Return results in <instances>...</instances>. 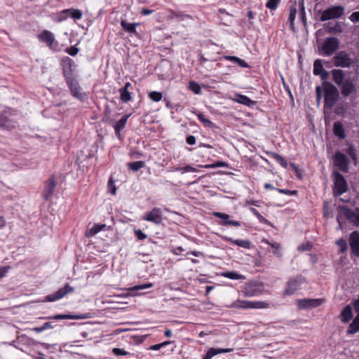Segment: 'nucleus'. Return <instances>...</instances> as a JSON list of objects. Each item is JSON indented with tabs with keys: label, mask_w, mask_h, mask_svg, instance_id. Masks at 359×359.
I'll list each match as a JSON object with an SVG mask.
<instances>
[{
	"label": "nucleus",
	"mask_w": 359,
	"mask_h": 359,
	"mask_svg": "<svg viewBox=\"0 0 359 359\" xmlns=\"http://www.w3.org/2000/svg\"><path fill=\"white\" fill-rule=\"evenodd\" d=\"M324 91V114L326 116L330 114L332 107L335 105L339 97V90L333 84L329 82L323 83Z\"/></svg>",
	"instance_id": "obj_2"
},
{
	"label": "nucleus",
	"mask_w": 359,
	"mask_h": 359,
	"mask_svg": "<svg viewBox=\"0 0 359 359\" xmlns=\"http://www.w3.org/2000/svg\"><path fill=\"white\" fill-rule=\"evenodd\" d=\"M241 304L238 306L245 309H264L269 307V304L264 302H249L243 301L240 302Z\"/></svg>",
	"instance_id": "obj_22"
},
{
	"label": "nucleus",
	"mask_w": 359,
	"mask_h": 359,
	"mask_svg": "<svg viewBox=\"0 0 359 359\" xmlns=\"http://www.w3.org/2000/svg\"><path fill=\"white\" fill-rule=\"evenodd\" d=\"M145 166V163L142 161H134L128 164V168L134 172L138 171L140 169Z\"/></svg>",
	"instance_id": "obj_34"
},
{
	"label": "nucleus",
	"mask_w": 359,
	"mask_h": 359,
	"mask_svg": "<svg viewBox=\"0 0 359 359\" xmlns=\"http://www.w3.org/2000/svg\"><path fill=\"white\" fill-rule=\"evenodd\" d=\"M221 276L224 278H228L231 280H245V277L238 273L236 271H225L221 273Z\"/></svg>",
	"instance_id": "obj_31"
},
{
	"label": "nucleus",
	"mask_w": 359,
	"mask_h": 359,
	"mask_svg": "<svg viewBox=\"0 0 359 359\" xmlns=\"http://www.w3.org/2000/svg\"><path fill=\"white\" fill-rule=\"evenodd\" d=\"M344 12V8L341 6H334L325 10L321 15L320 20L326 21L340 18Z\"/></svg>",
	"instance_id": "obj_7"
},
{
	"label": "nucleus",
	"mask_w": 359,
	"mask_h": 359,
	"mask_svg": "<svg viewBox=\"0 0 359 359\" xmlns=\"http://www.w3.org/2000/svg\"><path fill=\"white\" fill-rule=\"evenodd\" d=\"M304 282V278L301 276L290 278L286 284L283 294L287 296L294 294L301 289V286Z\"/></svg>",
	"instance_id": "obj_6"
},
{
	"label": "nucleus",
	"mask_w": 359,
	"mask_h": 359,
	"mask_svg": "<svg viewBox=\"0 0 359 359\" xmlns=\"http://www.w3.org/2000/svg\"><path fill=\"white\" fill-rule=\"evenodd\" d=\"M107 228V225L103 224H95L90 229H88L86 232V237H93L100 231L104 230Z\"/></svg>",
	"instance_id": "obj_25"
},
{
	"label": "nucleus",
	"mask_w": 359,
	"mask_h": 359,
	"mask_svg": "<svg viewBox=\"0 0 359 359\" xmlns=\"http://www.w3.org/2000/svg\"><path fill=\"white\" fill-rule=\"evenodd\" d=\"M334 164L341 171L347 172L348 170L349 159L344 154L337 151L334 156Z\"/></svg>",
	"instance_id": "obj_11"
},
{
	"label": "nucleus",
	"mask_w": 359,
	"mask_h": 359,
	"mask_svg": "<svg viewBox=\"0 0 359 359\" xmlns=\"http://www.w3.org/2000/svg\"><path fill=\"white\" fill-rule=\"evenodd\" d=\"M344 215L346 219L357 226H359V212H355L353 210L342 206Z\"/></svg>",
	"instance_id": "obj_19"
},
{
	"label": "nucleus",
	"mask_w": 359,
	"mask_h": 359,
	"mask_svg": "<svg viewBox=\"0 0 359 359\" xmlns=\"http://www.w3.org/2000/svg\"><path fill=\"white\" fill-rule=\"evenodd\" d=\"M213 351H211L210 348L206 353V354L204 355L203 359H211L213 356L215 355V353H214Z\"/></svg>",
	"instance_id": "obj_59"
},
{
	"label": "nucleus",
	"mask_w": 359,
	"mask_h": 359,
	"mask_svg": "<svg viewBox=\"0 0 359 359\" xmlns=\"http://www.w3.org/2000/svg\"><path fill=\"white\" fill-rule=\"evenodd\" d=\"M113 353L116 356L126 355L129 353L119 348H114L112 350Z\"/></svg>",
	"instance_id": "obj_49"
},
{
	"label": "nucleus",
	"mask_w": 359,
	"mask_h": 359,
	"mask_svg": "<svg viewBox=\"0 0 359 359\" xmlns=\"http://www.w3.org/2000/svg\"><path fill=\"white\" fill-rule=\"evenodd\" d=\"M264 289L263 283L259 281L252 280L245 283L241 292L245 297H251L261 294Z\"/></svg>",
	"instance_id": "obj_3"
},
{
	"label": "nucleus",
	"mask_w": 359,
	"mask_h": 359,
	"mask_svg": "<svg viewBox=\"0 0 359 359\" xmlns=\"http://www.w3.org/2000/svg\"><path fill=\"white\" fill-rule=\"evenodd\" d=\"M196 116L198 120L204 125V126L211 128L215 126V124L210 120L206 118L203 114L197 113Z\"/></svg>",
	"instance_id": "obj_36"
},
{
	"label": "nucleus",
	"mask_w": 359,
	"mask_h": 359,
	"mask_svg": "<svg viewBox=\"0 0 359 359\" xmlns=\"http://www.w3.org/2000/svg\"><path fill=\"white\" fill-rule=\"evenodd\" d=\"M276 190L280 194L290 195V196H294L297 194V191H296V190L291 191V190L283 189H277Z\"/></svg>",
	"instance_id": "obj_52"
},
{
	"label": "nucleus",
	"mask_w": 359,
	"mask_h": 359,
	"mask_svg": "<svg viewBox=\"0 0 359 359\" xmlns=\"http://www.w3.org/2000/svg\"><path fill=\"white\" fill-rule=\"evenodd\" d=\"M69 14L74 20H80L83 15L82 11L79 9H65L61 12L60 20H65Z\"/></svg>",
	"instance_id": "obj_20"
},
{
	"label": "nucleus",
	"mask_w": 359,
	"mask_h": 359,
	"mask_svg": "<svg viewBox=\"0 0 359 359\" xmlns=\"http://www.w3.org/2000/svg\"><path fill=\"white\" fill-rule=\"evenodd\" d=\"M132 85L128 82L125 84L124 87L120 90L121 91V100L123 102H128L131 100L130 93L129 92V88H131Z\"/></svg>",
	"instance_id": "obj_27"
},
{
	"label": "nucleus",
	"mask_w": 359,
	"mask_h": 359,
	"mask_svg": "<svg viewBox=\"0 0 359 359\" xmlns=\"http://www.w3.org/2000/svg\"><path fill=\"white\" fill-rule=\"evenodd\" d=\"M326 28L331 33H337L341 30L339 25L337 22H328L326 24Z\"/></svg>",
	"instance_id": "obj_38"
},
{
	"label": "nucleus",
	"mask_w": 359,
	"mask_h": 359,
	"mask_svg": "<svg viewBox=\"0 0 359 359\" xmlns=\"http://www.w3.org/2000/svg\"><path fill=\"white\" fill-rule=\"evenodd\" d=\"M263 242L270 245L271 248L273 249V253L278 257H281L282 253H281V249L280 247V245L278 243H270L269 241L267 240H263Z\"/></svg>",
	"instance_id": "obj_35"
},
{
	"label": "nucleus",
	"mask_w": 359,
	"mask_h": 359,
	"mask_svg": "<svg viewBox=\"0 0 359 359\" xmlns=\"http://www.w3.org/2000/svg\"><path fill=\"white\" fill-rule=\"evenodd\" d=\"M324 302L323 299H304L298 301V306L300 309H312L321 305Z\"/></svg>",
	"instance_id": "obj_16"
},
{
	"label": "nucleus",
	"mask_w": 359,
	"mask_h": 359,
	"mask_svg": "<svg viewBox=\"0 0 359 359\" xmlns=\"http://www.w3.org/2000/svg\"><path fill=\"white\" fill-rule=\"evenodd\" d=\"M172 252L175 255H180L182 252L184 251V249L181 247V246H178V247H176L173 249H172Z\"/></svg>",
	"instance_id": "obj_57"
},
{
	"label": "nucleus",
	"mask_w": 359,
	"mask_h": 359,
	"mask_svg": "<svg viewBox=\"0 0 359 359\" xmlns=\"http://www.w3.org/2000/svg\"><path fill=\"white\" fill-rule=\"evenodd\" d=\"M279 2L280 0H269L266 4V6L271 10H276Z\"/></svg>",
	"instance_id": "obj_47"
},
{
	"label": "nucleus",
	"mask_w": 359,
	"mask_h": 359,
	"mask_svg": "<svg viewBox=\"0 0 359 359\" xmlns=\"http://www.w3.org/2000/svg\"><path fill=\"white\" fill-rule=\"evenodd\" d=\"M62 67L66 82L77 78V75L76 74V65L71 58L69 57H65L62 58Z\"/></svg>",
	"instance_id": "obj_4"
},
{
	"label": "nucleus",
	"mask_w": 359,
	"mask_h": 359,
	"mask_svg": "<svg viewBox=\"0 0 359 359\" xmlns=\"http://www.w3.org/2000/svg\"><path fill=\"white\" fill-rule=\"evenodd\" d=\"M186 142L189 145H194L196 143V137L194 135L187 137Z\"/></svg>",
	"instance_id": "obj_58"
},
{
	"label": "nucleus",
	"mask_w": 359,
	"mask_h": 359,
	"mask_svg": "<svg viewBox=\"0 0 359 359\" xmlns=\"http://www.w3.org/2000/svg\"><path fill=\"white\" fill-rule=\"evenodd\" d=\"M90 317L88 313L72 315V314H57L49 318L54 320H64V319H86Z\"/></svg>",
	"instance_id": "obj_23"
},
{
	"label": "nucleus",
	"mask_w": 359,
	"mask_h": 359,
	"mask_svg": "<svg viewBox=\"0 0 359 359\" xmlns=\"http://www.w3.org/2000/svg\"><path fill=\"white\" fill-rule=\"evenodd\" d=\"M142 218L144 220L159 224L162 222V210L159 208H154L150 212L145 213Z\"/></svg>",
	"instance_id": "obj_14"
},
{
	"label": "nucleus",
	"mask_w": 359,
	"mask_h": 359,
	"mask_svg": "<svg viewBox=\"0 0 359 359\" xmlns=\"http://www.w3.org/2000/svg\"><path fill=\"white\" fill-rule=\"evenodd\" d=\"M55 186H56L55 180L54 179V177L52 176L45 183L44 190L42 194L43 197L45 200L48 201L51 198V197L53 195Z\"/></svg>",
	"instance_id": "obj_17"
},
{
	"label": "nucleus",
	"mask_w": 359,
	"mask_h": 359,
	"mask_svg": "<svg viewBox=\"0 0 359 359\" xmlns=\"http://www.w3.org/2000/svg\"><path fill=\"white\" fill-rule=\"evenodd\" d=\"M222 238L226 242L231 243L245 249H250L251 248V242L249 240L233 239L228 236H222Z\"/></svg>",
	"instance_id": "obj_21"
},
{
	"label": "nucleus",
	"mask_w": 359,
	"mask_h": 359,
	"mask_svg": "<svg viewBox=\"0 0 359 359\" xmlns=\"http://www.w3.org/2000/svg\"><path fill=\"white\" fill-rule=\"evenodd\" d=\"M10 126L8 119L4 114H0V128H8Z\"/></svg>",
	"instance_id": "obj_46"
},
{
	"label": "nucleus",
	"mask_w": 359,
	"mask_h": 359,
	"mask_svg": "<svg viewBox=\"0 0 359 359\" xmlns=\"http://www.w3.org/2000/svg\"><path fill=\"white\" fill-rule=\"evenodd\" d=\"M212 215L222 219L220 222V224L223 226H240L241 222L239 221L233 220L231 219V216L228 214L220 212H214Z\"/></svg>",
	"instance_id": "obj_15"
},
{
	"label": "nucleus",
	"mask_w": 359,
	"mask_h": 359,
	"mask_svg": "<svg viewBox=\"0 0 359 359\" xmlns=\"http://www.w3.org/2000/svg\"><path fill=\"white\" fill-rule=\"evenodd\" d=\"M319 75L320 76L322 80L325 81L329 77V72L325 69H323Z\"/></svg>",
	"instance_id": "obj_61"
},
{
	"label": "nucleus",
	"mask_w": 359,
	"mask_h": 359,
	"mask_svg": "<svg viewBox=\"0 0 359 359\" xmlns=\"http://www.w3.org/2000/svg\"><path fill=\"white\" fill-rule=\"evenodd\" d=\"M196 170V168H193L191 165H186L184 167H182V172H195Z\"/></svg>",
	"instance_id": "obj_62"
},
{
	"label": "nucleus",
	"mask_w": 359,
	"mask_h": 359,
	"mask_svg": "<svg viewBox=\"0 0 359 359\" xmlns=\"http://www.w3.org/2000/svg\"><path fill=\"white\" fill-rule=\"evenodd\" d=\"M333 133L336 137L340 140L346 138V133L343 125L340 121H336L333 126Z\"/></svg>",
	"instance_id": "obj_24"
},
{
	"label": "nucleus",
	"mask_w": 359,
	"mask_h": 359,
	"mask_svg": "<svg viewBox=\"0 0 359 359\" xmlns=\"http://www.w3.org/2000/svg\"><path fill=\"white\" fill-rule=\"evenodd\" d=\"M316 101H317L318 104H320L321 99H322L323 93H324L323 88H322L320 86H316Z\"/></svg>",
	"instance_id": "obj_48"
},
{
	"label": "nucleus",
	"mask_w": 359,
	"mask_h": 359,
	"mask_svg": "<svg viewBox=\"0 0 359 359\" xmlns=\"http://www.w3.org/2000/svg\"><path fill=\"white\" fill-rule=\"evenodd\" d=\"M336 244L339 247L340 252L343 253L347 250V248H348L347 243H346V241L345 239H344L343 238L337 240L336 241Z\"/></svg>",
	"instance_id": "obj_40"
},
{
	"label": "nucleus",
	"mask_w": 359,
	"mask_h": 359,
	"mask_svg": "<svg viewBox=\"0 0 359 359\" xmlns=\"http://www.w3.org/2000/svg\"><path fill=\"white\" fill-rule=\"evenodd\" d=\"M346 153L348 154V155L352 158V160L356 163L357 162V154H356V151L354 148V147L353 145H349L347 150H346Z\"/></svg>",
	"instance_id": "obj_41"
},
{
	"label": "nucleus",
	"mask_w": 359,
	"mask_h": 359,
	"mask_svg": "<svg viewBox=\"0 0 359 359\" xmlns=\"http://www.w3.org/2000/svg\"><path fill=\"white\" fill-rule=\"evenodd\" d=\"M334 66L341 67H349L353 64V60L348 54L344 51L338 52L333 58Z\"/></svg>",
	"instance_id": "obj_10"
},
{
	"label": "nucleus",
	"mask_w": 359,
	"mask_h": 359,
	"mask_svg": "<svg viewBox=\"0 0 359 359\" xmlns=\"http://www.w3.org/2000/svg\"><path fill=\"white\" fill-rule=\"evenodd\" d=\"M69 87L72 96L74 97L83 100L86 98V93L82 91V89L76 79L66 82Z\"/></svg>",
	"instance_id": "obj_12"
},
{
	"label": "nucleus",
	"mask_w": 359,
	"mask_h": 359,
	"mask_svg": "<svg viewBox=\"0 0 359 359\" xmlns=\"http://www.w3.org/2000/svg\"><path fill=\"white\" fill-rule=\"evenodd\" d=\"M267 154L272 158L275 159L283 168H287V162L282 156L275 152H267Z\"/></svg>",
	"instance_id": "obj_33"
},
{
	"label": "nucleus",
	"mask_w": 359,
	"mask_h": 359,
	"mask_svg": "<svg viewBox=\"0 0 359 359\" xmlns=\"http://www.w3.org/2000/svg\"><path fill=\"white\" fill-rule=\"evenodd\" d=\"M359 331V316H355L352 321V323L349 325L348 328L347 330V333L348 334H353Z\"/></svg>",
	"instance_id": "obj_32"
},
{
	"label": "nucleus",
	"mask_w": 359,
	"mask_h": 359,
	"mask_svg": "<svg viewBox=\"0 0 359 359\" xmlns=\"http://www.w3.org/2000/svg\"><path fill=\"white\" fill-rule=\"evenodd\" d=\"M235 101L248 107H251L255 104V101L250 100L248 97L241 94L236 95Z\"/></svg>",
	"instance_id": "obj_29"
},
{
	"label": "nucleus",
	"mask_w": 359,
	"mask_h": 359,
	"mask_svg": "<svg viewBox=\"0 0 359 359\" xmlns=\"http://www.w3.org/2000/svg\"><path fill=\"white\" fill-rule=\"evenodd\" d=\"M251 212L257 217L260 222L268 224L269 222L266 219H265L259 212L254 208H250Z\"/></svg>",
	"instance_id": "obj_44"
},
{
	"label": "nucleus",
	"mask_w": 359,
	"mask_h": 359,
	"mask_svg": "<svg viewBox=\"0 0 359 359\" xmlns=\"http://www.w3.org/2000/svg\"><path fill=\"white\" fill-rule=\"evenodd\" d=\"M108 188H109V191L110 194H111L113 195H114L116 194V186L114 185V182L111 178H110L108 182Z\"/></svg>",
	"instance_id": "obj_51"
},
{
	"label": "nucleus",
	"mask_w": 359,
	"mask_h": 359,
	"mask_svg": "<svg viewBox=\"0 0 359 359\" xmlns=\"http://www.w3.org/2000/svg\"><path fill=\"white\" fill-rule=\"evenodd\" d=\"M339 46V41L335 37L327 38L320 48V54L325 56H330L334 53Z\"/></svg>",
	"instance_id": "obj_5"
},
{
	"label": "nucleus",
	"mask_w": 359,
	"mask_h": 359,
	"mask_svg": "<svg viewBox=\"0 0 359 359\" xmlns=\"http://www.w3.org/2000/svg\"><path fill=\"white\" fill-rule=\"evenodd\" d=\"M38 39L41 42L46 43L48 48L53 50H54L55 46L57 45L54 34L48 30H43L39 34Z\"/></svg>",
	"instance_id": "obj_13"
},
{
	"label": "nucleus",
	"mask_w": 359,
	"mask_h": 359,
	"mask_svg": "<svg viewBox=\"0 0 359 359\" xmlns=\"http://www.w3.org/2000/svg\"><path fill=\"white\" fill-rule=\"evenodd\" d=\"M352 309L350 306H346L341 313V320L343 323H348L352 318Z\"/></svg>",
	"instance_id": "obj_28"
},
{
	"label": "nucleus",
	"mask_w": 359,
	"mask_h": 359,
	"mask_svg": "<svg viewBox=\"0 0 359 359\" xmlns=\"http://www.w3.org/2000/svg\"><path fill=\"white\" fill-rule=\"evenodd\" d=\"M355 309L357 313V316H359V299L355 302Z\"/></svg>",
	"instance_id": "obj_64"
},
{
	"label": "nucleus",
	"mask_w": 359,
	"mask_h": 359,
	"mask_svg": "<svg viewBox=\"0 0 359 359\" xmlns=\"http://www.w3.org/2000/svg\"><path fill=\"white\" fill-rule=\"evenodd\" d=\"M189 88L196 94H200L201 92V86L195 81L189 82Z\"/></svg>",
	"instance_id": "obj_45"
},
{
	"label": "nucleus",
	"mask_w": 359,
	"mask_h": 359,
	"mask_svg": "<svg viewBox=\"0 0 359 359\" xmlns=\"http://www.w3.org/2000/svg\"><path fill=\"white\" fill-rule=\"evenodd\" d=\"M211 351H214L213 352L215 353V355L219 353H229L233 351V348H211Z\"/></svg>",
	"instance_id": "obj_50"
},
{
	"label": "nucleus",
	"mask_w": 359,
	"mask_h": 359,
	"mask_svg": "<svg viewBox=\"0 0 359 359\" xmlns=\"http://www.w3.org/2000/svg\"><path fill=\"white\" fill-rule=\"evenodd\" d=\"M334 175V191L338 196L346 192L348 189L347 183L344 176L338 171H333Z\"/></svg>",
	"instance_id": "obj_8"
},
{
	"label": "nucleus",
	"mask_w": 359,
	"mask_h": 359,
	"mask_svg": "<svg viewBox=\"0 0 359 359\" xmlns=\"http://www.w3.org/2000/svg\"><path fill=\"white\" fill-rule=\"evenodd\" d=\"M74 291V288L69 283H67L63 287L60 288L56 292L47 295L45 297L46 302H55L63 298L67 294L72 293Z\"/></svg>",
	"instance_id": "obj_9"
},
{
	"label": "nucleus",
	"mask_w": 359,
	"mask_h": 359,
	"mask_svg": "<svg viewBox=\"0 0 359 359\" xmlns=\"http://www.w3.org/2000/svg\"><path fill=\"white\" fill-rule=\"evenodd\" d=\"M236 64H238L240 67L247 68L249 67L248 64L243 60L238 58Z\"/></svg>",
	"instance_id": "obj_60"
},
{
	"label": "nucleus",
	"mask_w": 359,
	"mask_h": 359,
	"mask_svg": "<svg viewBox=\"0 0 359 359\" xmlns=\"http://www.w3.org/2000/svg\"><path fill=\"white\" fill-rule=\"evenodd\" d=\"M297 9L294 7H291L290 9L289 21L290 22V27L293 28L294 21L296 17Z\"/></svg>",
	"instance_id": "obj_43"
},
{
	"label": "nucleus",
	"mask_w": 359,
	"mask_h": 359,
	"mask_svg": "<svg viewBox=\"0 0 359 359\" xmlns=\"http://www.w3.org/2000/svg\"><path fill=\"white\" fill-rule=\"evenodd\" d=\"M335 113L337 114V115H341L344 114V107H337L335 110H334Z\"/></svg>",
	"instance_id": "obj_63"
},
{
	"label": "nucleus",
	"mask_w": 359,
	"mask_h": 359,
	"mask_svg": "<svg viewBox=\"0 0 359 359\" xmlns=\"http://www.w3.org/2000/svg\"><path fill=\"white\" fill-rule=\"evenodd\" d=\"M130 115H124L120 120H118L114 126V130L116 136H121V130H123L126 124V122Z\"/></svg>",
	"instance_id": "obj_26"
},
{
	"label": "nucleus",
	"mask_w": 359,
	"mask_h": 359,
	"mask_svg": "<svg viewBox=\"0 0 359 359\" xmlns=\"http://www.w3.org/2000/svg\"><path fill=\"white\" fill-rule=\"evenodd\" d=\"M149 97L154 102H159L163 97L161 93L158 91H151L149 93Z\"/></svg>",
	"instance_id": "obj_39"
},
{
	"label": "nucleus",
	"mask_w": 359,
	"mask_h": 359,
	"mask_svg": "<svg viewBox=\"0 0 359 359\" xmlns=\"http://www.w3.org/2000/svg\"><path fill=\"white\" fill-rule=\"evenodd\" d=\"M121 25L123 29L130 33V34H136V27L139 25L138 23H129L126 20H121Z\"/></svg>",
	"instance_id": "obj_30"
},
{
	"label": "nucleus",
	"mask_w": 359,
	"mask_h": 359,
	"mask_svg": "<svg viewBox=\"0 0 359 359\" xmlns=\"http://www.w3.org/2000/svg\"><path fill=\"white\" fill-rule=\"evenodd\" d=\"M66 52L72 56L76 55L79 52V48L74 46L67 48Z\"/></svg>",
	"instance_id": "obj_53"
},
{
	"label": "nucleus",
	"mask_w": 359,
	"mask_h": 359,
	"mask_svg": "<svg viewBox=\"0 0 359 359\" xmlns=\"http://www.w3.org/2000/svg\"><path fill=\"white\" fill-rule=\"evenodd\" d=\"M331 72L333 81L340 87L343 96L348 97L357 93L358 86L356 76L345 78L344 71L341 69H333Z\"/></svg>",
	"instance_id": "obj_1"
},
{
	"label": "nucleus",
	"mask_w": 359,
	"mask_h": 359,
	"mask_svg": "<svg viewBox=\"0 0 359 359\" xmlns=\"http://www.w3.org/2000/svg\"><path fill=\"white\" fill-rule=\"evenodd\" d=\"M152 286H153L152 283L141 284V285H135L134 287H132L129 288L128 290L130 291H137V290H140L148 289V288L151 287Z\"/></svg>",
	"instance_id": "obj_42"
},
{
	"label": "nucleus",
	"mask_w": 359,
	"mask_h": 359,
	"mask_svg": "<svg viewBox=\"0 0 359 359\" xmlns=\"http://www.w3.org/2000/svg\"><path fill=\"white\" fill-rule=\"evenodd\" d=\"M323 69L322 60H316L313 63V74L315 75H319Z\"/></svg>",
	"instance_id": "obj_37"
},
{
	"label": "nucleus",
	"mask_w": 359,
	"mask_h": 359,
	"mask_svg": "<svg viewBox=\"0 0 359 359\" xmlns=\"http://www.w3.org/2000/svg\"><path fill=\"white\" fill-rule=\"evenodd\" d=\"M135 234L139 240H144L147 238V235L140 229L135 230Z\"/></svg>",
	"instance_id": "obj_54"
},
{
	"label": "nucleus",
	"mask_w": 359,
	"mask_h": 359,
	"mask_svg": "<svg viewBox=\"0 0 359 359\" xmlns=\"http://www.w3.org/2000/svg\"><path fill=\"white\" fill-rule=\"evenodd\" d=\"M349 243L352 253L359 257V233L353 231L351 233Z\"/></svg>",
	"instance_id": "obj_18"
},
{
	"label": "nucleus",
	"mask_w": 359,
	"mask_h": 359,
	"mask_svg": "<svg viewBox=\"0 0 359 359\" xmlns=\"http://www.w3.org/2000/svg\"><path fill=\"white\" fill-rule=\"evenodd\" d=\"M349 19L353 22H359V11H356L353 13L350 17Z\"/></svg>",
	"instance_id": "obj_55"
},
{
	"label": "nucleus",
	"mask_w": 359,
	"mask_h": 359,
	"mask_svg": "<svg viewBox=\"0 0 359 359\" xmlns=\"http://www.w3.org/2000/svg\"><path fill=\"white\" fill-rule=\"evenodd\" d=\"M9 266L0 267V278L4 277L10 269Z\"/></svg>",
	"instance_id": "obj_56"
}]
</instances>
